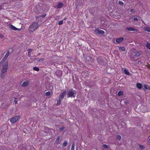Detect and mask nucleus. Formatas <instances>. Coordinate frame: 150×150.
Segmentation results:
<instances>
[{
  "instance_id": "obj_1",
  "label": "nucleus",
  "mask_w": 150,
  "mask_h": 150,
  "mask_svg": "<svg viewBox=\"0 0 150 150\" xmlns=\"http://www.w3.org/2000/svg\"><path fill=\"white\" fill-rule=\"evenodd\" d=\"M2 65L3 66V69L1 71V77L2 78H3L4 77L6 74L7 70L8 68V62H5L4 63L0 65V67Z\"/></svg>"
},
{
  "instance_id": "obj_2",
  "label": "nucleus",
  "mask_w": 150,
  "mask_h": 150,
  "mask_svg": "<svg viewBox=\"0 0 150 150\" xmlns=\"http://www.w3.org/2000/svg\"><path fill=\"white\" fill-rule=\"evenodd\" d=\"M39 26L38 24L37 23H33L29 27V30L30 32H33L38 28Z\"/></svg>"
},
{
  "instance_id": "obj_3",
  "label": "nucleus",
  "mask_w": 150,
  "mask_h": 150,
  "mask_svg": "<svg viewBox=\"0 0 150 150\" xmlns=\"http://www.w3.org/2000/svg\"><path fill=\"white\" fill-rule=\"evenodd\" d=\"M76 93V91L72 89L69 90L68 92L67 93V97H74Z\"/></svg>"
},
{
  "instance_id": "obj_4",
  "label": "nucleus",
  "mask_w": 150,
  "mask_h": 150,
  "mask_svg": "<svg viewBox=\"0 0 150 150\" xmlns=\"http://www.w3.org/2000/svg\"><path fill=\"white\" fill-rule=\"evenodd\" d=\"M9 53L10 52L9 51H8L6 53V55H5L4 57L3 58V59L0 62V65L3 64L4 63V62L7 59V58H8V56L9 55Z\"/></svg>"
},
{
  "instance_id": "obj_5",
  "label": "nucleus",
  "mask_w": 150,
  "mask_h": 150,
  "mask_svg": "<svg viewBox=\"0 0 150 150\" xmlns=\"http://www.w3.org/2000/svg\"><path fill=\"white\" fill-rule=\"evenodd\" d=\"M104 32L103 31L98 28L94 30V33L95 34H103Z\"/></svg>"
},
{
  "instance_id": "obj_6",
  "label": "nucleus",
  "mask_w": 150,
  "mask_h": 150,
  "mask_svg": "<svg viewBox=\"0 0 150 150\" xmlns=\"http://www.w3.org/2000/svg\"><path fill=\"white\" fill-rule=\"evenodd\" d=\"M8 26L9 28L11 29V30H18L19 31H20L21 30V29H18L16 28V27L14 26L13 25H12V24H9L8 25Z\"/></svg>"
},
{
  "instance_id": "obj_7",
  "label": "nucleus",
  "mask_w": 150,
  "mask_h": 150,
  "mask_svg": "<svg viewBox=\"0 0 150 150\" xmlns=\"http://www.w3.org/2000/svg\"><path fill=\"white\" fill-rule=\"evenodd\" d=\"M18 119V116H15L11 118L10 120V122L12 123H13L16 122Z\"/></svg>"
},
{
  "instance_id": "obj_8",
  "label": "nucleus",
  "mask_w": 150,
  "mask_h": 150,
  "mask_svg": "<svg viewBox=\"0 0 150 150\" xmlns=\"http://www.w3.org/2000/svg\"><path fill=\"white\" fill-rule=\"evenodd\" d=\"M66 93V91H64L62 92L59 96V99H63L65 96Z\"/></svg>"
},
{
  "instance_id": "obj_9",
  "label": "nucleus",
  "mask_w": 150,
  "mask_h": 150,
  "mask_svg": "<svg viewBox=\"0 0 150 150\" xmlns=\"http://www.w3.org/2000/svg\"><path fill=\"white\" fill-rule=\"evenodd\" d=\"M126 30L128 31H137L134 28L132 27H127L126 28Z\"/></svg>"
},
{
  "instance_id": "obj_10",
  "label": "nucleus",
  "mask_w": 150,
  "mask_h": 150,
  "mask_svg": "<svg viewBox=\"0 0 150 150\" xmlns=\"http://www.w3.org/2000/svg\"><path fill=\"white\" fill-rule=\"evenodd\" d=\"M56 74L59 76H60L62 74V72L61 71L59 70H57L55 72Z\"/></svg>"
},
{
  "instance_id": "obj_11",
  "label": "nucleus",
  "mask_w": 150,
  "mask_h": 150,
  "mask_svg": "<svg viewBox=\"0 0 150 150\" xmlns=\"http://www.w3.org/2000/svg\"><path fill=\"white\" fill-rule=\"evenodd\" d=\"M136 86V87L139 89H141L142 87V85L140 83H137Z\"/></svg>"
},
{
  "instance_id": "obj_12",
  "label": "nucleus",
  "mask_w": 150,
  "mask_h": 150,
  "mask_svg": "<svg viewBox=\"0 0 150 150\" xmlns=\"http://www.w3.org/2000/svg\"><path fill=\"white\" fill-rule=\"evenodd\" d=\"M124 39V38L122 37H121L120 38H117L116 40V41L117 43H119L120 42H121Z\"/></svg>"
},
{
  "instance_id": "obj_13",
  "label": "nucleus",
  "mask_w": 150,
  "mask_h": 150,
  "mask_svg": "<svg viewBox=\"0 0 150 150\" xmlns=\"http://www.w3.org/2000/svg\"><path fill=\"white\" fill-rule=\"evenodd\" d=\"M63 5V3L61 2L58 3L57 6V7L58 8H62Z\"/></svg>"
},
{
  "instance_id": "obj_14",
  "label": "nucleus",
  "mask_w": 150,
  "mask_h": 150,
  "mask_svg": "<svg viewBox=\"0 0 150 150\" xmlns=\"http://www.w3.org/2000/svg\"><path fill=\"white\" fill-rule=\"evenodd\" d=\"M144 30L150 32V28L148 26H145L144 28Z\"/></svg>"
},
{
  "instance_id": "obj_15",
  "label": "nucleus",
  "mask_w": 150,
  "mask_h": 150,
  "mask_svg": "<svg viewBox=\"0 0 150 150\" xmlns=\"http://www.w3.org/2000/svg\"><path fill=\"white\" fill-rule=\"evenodd\" d=\"M134 53L135 54L134 55V56L133 57L134 58H135V56L137 57L139 56L140 54L139 52L138 51Z\"/></svg>"
},
{
  "instance_id": "obj_16",
  "label": "nucleus",
  "mask_w": 150,
  "mask_h": 150,
  "mask_svg": "<svg viewBox=\"0 0 150 150\" xmlns=\"http://www.w3.org/2000/svg\"><path fill=\"white\" fill-rule=\"evenodd\" d=\"M60 136H59L57 138V139H56V141H55V142L54 143V145H55V143H58V144H60V142H59V139H60Z\"/></svg>"
},
{
  "instance_id": "obj_17",
  "label": "nucleus",
  "mask_w": 150,
  "mask_h": 150,
  "mask_svg": "<svg viewBox=\"0 0 150 150\" xmlns=\"http://www.w3.org/2000/svg\"><path fill=\"white\" fill-rule=\"evenodd\" d=\"M67 144L68 142L67 141H65L63 144L62 146V148H64V147H66L67 146Z\"/></svg>"
},
{
  "instance_id": "obj_18",
  "label": "nucleus",
  "mask_w": 150,
  "mask_h": 150,
  "mask_svg": "<svg viewBox=\"0 0 150 150\" xmlns=\"http://www.w3.org/2000/svg\"><path fill=\"white\" fill-rule=\"evenodd\" d=\"M29 84L28 81L24 82L22 84V86L23 87H25L27 86Z\"/></svg>"
},
{
  "instance_id": "obj_19",
  "label": "nucleus",
  "mask_w": 150,
  "mask_h": 150,
  "mask_svg": "<svg viewBox=\"0 0 150 150\" xmlns=\"http://www.w3.org/2000/svg\"><path fill=\"white\" fill-rule=\"evenodd\" d=\"M122 71H124V72L127 75H129V72L128 71L125 69H122Z\"/></svg>"
},
{
  "instance_id": "obj_20",
  "label": "nucleus",
  "mask_w": 150,
  "mask_h": 150,
  "mask_svg": "<svg viewBox=\"0 0 150 150\" xmlns=\"http://www.w3.org/2000/svg\"><path fill=\"white\" fill-rule=\"evenodd\" d=\"M44 58H42V59H38V60H37L38 62H40V64H41L42 63H43V61H44Z\"/></svg>"
},
{
  "instance_id": "obj_21",
  "label": "nucleus",
  "mask_w": 150,
  "mask_h": 150,
  "mask_svg": "<svg viewBox=\"0 0 150 150\" xmlns=\"http://www.w3.org/2000/svg\"><path fill=\"white\" fill-rule=\"evenodd\" d=\"M119 50L121 51H125V48L124 47H119Z\"/></svg>"
},
{
  "instance_id": "obj_22",
  "label": "nucleus",
  "mask_w": 150,
  "mask_h": 150,
  "mask_svg": "<svg viewBox=\"0 0 150 150\" xmlns=\"http://www.w3.org/2000/svg\"><path fill=\"white\" fill-rule=\"evenodd\" d=\"M116 138L117 139L120 141L121 139V137L120 135H118L116 136Z\"/></svg>"
},
{
  "instance_id": "obj_23",
  "label": "nucleus",
  "mask_w": 150,
  "mask_h": 150,
  "mask_svg": "<svg viewBox=\"0 0 150 150\" xmlns=\"http://www.w3.org/2000/svg\"><path fill=\"white\" fill-rule=\"evenodd\" d=\"M146 47L147 48L150 50V43L147 42L146 44Z\"/></svg>"
},
{
  "instance_id": "obj_24",
  "label": "nucleus",
  "mask_w": 150,
  "mask_h": 150,
  "mask_svg": "<svg viewBox=\"0 0 150 150\" xmlns=\"http://www.w3.org/2000/svg\"><path fill=\"white\" fill-rule=\"evenodd\" d=\"M123 94V92L122 91H120L118 93V96H122Z\"/></svg>"
},
{
  "instance_id": "obj_25",
  "label": "nucleus",
  "mask_w": 150,
  "mask_h": 150,
  "mask_svg": "<svg viewBox=\"0 0 150 150\" xmlns=\"http://www.w3.org/2000/svg\"><path fill=\"white\" fill-rule=\"evenodd\" d=\"M139 146L140 148L141 149H145L144 146L143 145L139 144Z\"/></svg>"
},
{
  "instance_id": "obj_26",
  "label": "nucleus",
  "mask_w": 150,
  "mask_h": 150,
  "mask_svg": "<svg viewBox=\"0 0 150 150\" xmlns=\"http://www.w3.org/2000/svg\"><path fill=\"white\" fill-rule=\"evenodd\" d=\"M33 69L34 70L38 71L39 70V69L38 67H33Z\"/></svg>"
},
{
  "instance_id": "obj_27",
  "label": "nucleus",
  "mask_w": 150,
  "mask_h": 150,
  "mask_svg": "<svg viewBox=\"0 0 150 150\" xmlns=\"http://www.w3.org/2000/svg\"><path fill=\"white\" fill-rule=\"evenodd\" d=\"M144 89H145L146 90H147V89H149V86L147 85L146 84H144Z\"/></svg>"
},
{
  "instance_id": "obj_28",
  "label": "nucleus",
  "mask_w": 150,
  "mask_h": 150,
  "mask_svg": "<svg viewBox=\"0 0 150 150\" xmlns=\"http://www.w3.org/2000/svg\"><path fill=\"white\" fill-rule=\"evenodd\" d=\"M58 24L59 25H61L63 23V20H62L60 21H59L58 22Z\"/></svg>"
},
{
  "instance_id": "obj_29",
  "label": "nucleus",
  "mask_w": 150,
  "mask_h": 150,
  "mask_svg": "<svg viewBox=\"0 0 150 150\" xmlns=\"http://www.w3.org/2000/svg\"><path fill=\"white\" fill-rule=\"evenodd\" d=\"M133 19L134 21H138V19L137 16H134L133 17Z\"/></svg>"
},
{
  "instance_id": "obj_30",
  "label": "nucleus",
  "mask_w": 150,
  "mask_h": 150,
  "mask_svg": "<svg viewBox=\"0 0 150 150\" xmlns=\"http://www.w3.org/2000/svg\"><path fill=\"white\" fill-rule=\"evenodd\" d=\"M74 146L75 144L74 143H73L72 145V147L71 150H74Z\"/></svg>"
},
{
  "instance_id": "obj_31",
  "label": "nucleus",
  "mask_w": 150,
  "mask_h": 150,
  "mask_svg": "<svg viewBox=\"0 0 150 150\" xmlns=\"http://www.w3.org/2000/svg\"><path fill=\"white\" fill-rule=\"evenodd\" d=\"M60 99H59V100L57 101V105H58L60 104L61 102V100Z\"/></svg>"
},
{
  "instance_id": "obj_32",
  "label": "nucleus",
  "mask_w": 150,
  "mask_h": 150,
  "mask_svg": "<svg viewBox=\"0 0 150 150\" xmlns=\"http://www.w3.org/2000/svg\"><path fill=\"white\" fill-rule=\"evenodd\" d=\"M103 148L106 149H107L108 147V146L107 145L105 144H103Z\"/></svg>"
},
{
  "instance_id": "obj_33",
  "label": "nucleus",
  "mask_w": 150,
  "mask_h": 150,
  "mask_svg": "<svg viewBox=\"0 0 150 150\" xmlns=\"http://www.w3.org/2000/svg\"><path fill=\"white\" fill-rule=\"evenodd\" d=\"M46 96H49L50 95V92H48L46 93Z\"/></svg>"
},
{
  "instance_id": "obj_34",
  "label": "nucleus",
  "mask_w": 150,
  "mask_h": 150,
  "mask_svg": "<svg viewBox=\"0 0 150 150\" xmlns=\"http://www.w3.org/2000/svg\"><path fill=\"white\" fill-rule=\"evenodd\" d=\"M14 99H15V100L14 101V102L15 103V104H16L17 103V101L16 100L17 99L16 98H15Z\"/></svg>"
},
{
  "instance_id": "obj_35",
  "label": "nucleus",
  "mask_w": 150,
  "mask_h": 150,
  "mask_svg": "<svg viewBox=\"0 0 150 150\" xmlns=\"http://www.w3.org/2000/svg\"><path fill=\"white\" fill-rule=\"evenodd\" d=\"M64 127H62L59 129V130L60 131H63L64 129Z\"/></svg>"
},
{
  "instance_id": "obj_36",
  "label": "nucleus",
  "mask_w": 150,
  "mask_h": 150,
  "mask_svg": "<svg viewBox=\"0 0 150 150\" xmlns=\"http://www.w3.org/2000/svg\"><path fill=\"white\" fill-rule=\"evenodd\" d=\"M119 4H120L122 5L123 4V2L122 1H119Z\"/></svg>"
},
{
  "instance_id": "obj_37",
  "label": "nucleus",
  "mask_w": 150,
  "mask_h": 150,
  "mask_svg": "<svg viewBox=\"0 0 150 150\" xmlns=\"http://www.w3.org/2000/svg\"><path fill=\"white\" fill-rule=\"evenodd\" d=\"M28 54L30 57V55L31 54V52L30 51H29L28 52Z\"/></svg>"
},
{
  "instance_id": "obj_38",
  "label": "nucleus",
  "mask_w": 150,
  "mask_h": 150,
  "mask_svg": "<svg viewBox=\"0 0 150 150\" xmlns=\"http://www.w3.org/2000/svg\"><path fill=\"white\" fill-rule=\"evenodd\" d=\"M46 16V14H45V15H41V17H45Z\"/></svg>"
},
{
  "instance_id": "obj_39",
  "label": "nucleus",
  "mask_w": 150,
  "mask_h": 150,
  "mask_svg": "<svg viewBox=\"0 0 150 150\" xmlns=\"http://www.w3.org/2000/svg\"><path fill=\"white\" fill-rule=\"evenodd\" d=\"M0 37H1V38H3V36L2 35H0Z\"/></svg>"
},
{
  "instance_id": "obj_40",
  "label": "nucleus",
  "mask_w": 150,
  "mask_h": 150,
  "mask_svg": "<svg viewBox=\"0 0 150 150\" xmlns=\"http://www.w3.org/2000/svg\"><path fill=\"white\" fill-rule=\"evenodd\" d=\"M25 134H26L25 132H23V134L24 135H25Z\"/></svg>"
},
{
  "instance_id": "obj_41",
  "label": "nucleus",
  "mask_w": 150,
  "mask_h": 150,
  "mask_svg": "<svg viewBox=\"0 0 150 150\" xmlns=\"http://www.w3.org/2000/svg\"><path fill=\"white\" fill-rule=\"evenodd\" d=\"M67 19V18L65 17V18H64L63 20V21L65 20H66Z\"/></svg>"
},
{
  "instance_id": "obj_42",
  "label": "nucleus",
  "mask_w": 150,
  "mask_h": 150,
  "mask_svg": "<svg viewBox=\"0 0 150 150\" xmlns=\"http://www.w3.org/2000/svg\"><path fill=\"white\" fill-rule=\"evenodd\" d=\"M147 67H148V68L150 69V65H149V66H148Z\"/></svg>"
},
{
  "instance_id": "obj_43",
  "label": "nucleus",
  "mask_w": 150,
  "mask_h": 150,
  "mask_svg": "<svg viewBox=\"0 0 150 150\" xmlns=\"http://www.w3.org/2000/svg\"><path fill=\"white\" fill-rule=\"evenodd\" d=\"M47 129H48V130L47 129V130H48L49 131L50 130V129H48V128H47Z\"/></svg>"
},
{
  "instance_id": "obj_44",
  "label": "nucleus",
  "mask_w": 150,
  "mask_h": 150,
  "mask_svg": "<svg viewBox=\"0 0 150 150\" xmlns=\"http://www.w3.org/2000/svg\"><path fill=\"white\" fill-rule=\"evenodd\" d=\"M149 89L150 90V87H149Z\"/></svg>"
},
{
  "instance_id": "obj_45",
  "label": "nucleus",
  "mask_w": 150,
  "mask_h": 150,
  "mask_svg": "<svg viewBox=\"0 0 150 150\" xmlns=\"http://www.w3.org/2000/svg\"><path fill=\"white\" fill-rule=\"evenodd\" d=\"M89 136V137H91V135H90Z\"/></svg>"
},
{
  "instance_id": "obj_46",
  "label": "nucleus",
  "mask_w": 150,
  "mask_h": 150,
  "mask_svg": "<svg viewBox=\"0 0 150 150\" xmlns=\"http://www.w3.org/2000/svg\"><path fill=\"white\" fill-rule=\"evenodd\" d=\"M98 59H99V58H98L97 59V60H98Z\"/></svg>"
},
{
  "instance_id": "obj_47",
  "label": "nucleus",
  "mask_w": 150,
  "mask_h": 150,
  "mask_svg": "<svg viewBox=\"0 0 150 150\" xmlns=\"http://www.w3.org/2000/svg\"><path fill=\"white\" fill-rule=\"evenodd\" d=\"M149 140L150 141V138L149 139Z\"/></svg>"
}]
</instances>
